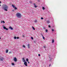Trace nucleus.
Masks as SVG:
<instances>
[{"instance_id":"obj_1","label":"nucleus","mask_w":67,"mask_h":67,"mask_svg":"<svg viewBox=\"0 0 67 67\" xmlns=\"http://www.w3.org/2000/svg\"><path fill=\"white\" fill-rule=\"evenodd\" d=\"M2 7L3 9H4L5 11H7L9 6H7L6 4H4L2 5Z\"/></svg>"},{"instance_id":"obj_2","label":"nucleus","mask_w":67,"mask_h":67,"mask_svg":"<svg viewBox=\"0 0 67 67\" xmlns=\"http://www.w3.org/2000/svg\"><path fill=\"white\" fill-rule=\"evenodd\" d=\"M16 16H17V17L18 18H21V17L22 16L21 14L19 13H17L16 14Z\"/></svg>"},{"instance_id":"obj_3","label":"nucleus","mask_w":67,"mask_h":67,"mask_svg":"<svg viewBox=\"0 0 67 67\" xmlns=\"http://www.w3.org/2000/svg\"><path fill=\"white\" fill-rule=\"evenodd\" d=\"M12 7H13V8H14L15 9V10H16L17 9V8L15 6V5L13 4H12Z\"/></svg>"},{"instance_id":"obj_4","label":"nucleus","mask_w":67,"mask_h":67,"mask_svg":"<svg viewBox=\"0 0 67 67\" xmlns=\"http://www.w3.org/2000/svg\"><path fill=\"white\" fill-rule=\"evenodd\" d=\"M13 60L14 62H17V59H16V57H14Z\"/></svg>"},{"instance_id":"obj_5","label":"nucleus","mask_w":67,"mask_h":67,"mask_svg":"<svg viewBox=\"0 0 67 67\" xmlns=\"http://www.w3.org/2000/svg\"><path fill=\"white\" fill-rule=\"evenodd\" d=\"M24 65H25L26 66H27V62H25L24 63Z\"/></svg>"},{"instance_id":"obj_6","label":"nucleus","mask_w":67,"mask_h":67,"mask_svg":"<svg viewBox=\"0 0 67 67\" xmlns=\"http://www.w3.org/2000/svg\"><path fill=\"white\" fill-rule=\"evenodd\" d=\"M3 28L4 30H8V29L7 28H6V27L5 26H4L3 27Z\"/></svg>"},{"instance_id":"obj_7","label":"nucleus","mask_w":67,"mask_h":67,"mask_svg":"<svg viewBox=\"0 0 67 67\" xmlns=\"http://www.w3.org/2000/svg\"><path fill=\"white\" fill-rule=\"evenodd\" d=\"M3 59H4V58H3L2 57L0 58V60L2 61H3Z\"/></svg>"},{"instance_id":"obj_8","label":"nucleus","mask_w":67,"mask_h":67,"mask_svg":"<svg viewBox=\"0 0 67 67\" xmlns=\"http://www.w3.org/2000/svg\"><path fill=\"white\" fill-rule=\"evenodd\" d=\"M9 28L10 29V30H12L13 29L12 28V27L11 26H10L9 27Z\"/></svg>"},{"instance_id":"obj_9","label":"nucleus","mask_w":67,"mask_h":67,"mask_svg":"<svg viewBox=\"0 0 67 67\" xmlns=\"http://www.w3.org/2000/svg\"><path fill=\"white\" fill-rule=\"evenodd\" d=\"M22 60H23V62H25V60L24 58H23L22 59Z\"/></svg>"},{"instance_id":"obj_10","label":"nucleus","mask_w":67,"mask_h":67,"mask_svg":"<svg viewBox=\"0 0 67 67\" xmlns=\"http://www.w3.org/2000/svg\"><path fill=\"white\" fill-rule=\"evenodd\" d=\"M47 23L48 24H49L50 23V21L49 20H47Z\"/></svg>"},{"instance_id":"obj_11","label":"nucleus","mask_w":67,"mask_h":67,"mask_svg":"<svg viewBox=\"0 0 67 67\" xmlns=\"http://www.w3.org/2000/svg\"><path fill=\"white\" fill-rule=\"evenodd\" d=\"M6 53H8V49H6Z\"/></svg>"},{"instance_id":"obj_12","label":"nucleus","mask_w":67,"mask_h":67,"mask_svg":"<svg viewBox=\"0 0 67 67\" xmlns=\"http://www.w3.org/2000/svg\"><path fill=\"white\" fill-rule=\"evenodd\" d=\"M52 43H54V40H52Z\"/></svg>"},{"instance_id":"obj_13","label":"nucleus","mask_w":67,"mask_h":67,"mask_svg":"<svg viewBox=\"0 0 67 67\" xmlns=\"http://www.w3.org/2000/svg\"><path fill=\"white\" fill-rule=\"evenodd\" d=\"M32 29L34 30H35V28L33 26L32 27Z\"/></svg>"},{"instance_id":"obj_14","label":"nucleus","mask_w":67,"mask_h":67,"mask_svg":"<svg viewBox=\"0 0 67 67\" xmlns=\"http://www.w3.org/2000/svg\"><path fill=\"white\" fill-rule=\"evenodd\" d=\"M12 65H13V66H14V63H13L12 64Z\"/></svg>"},{"instance_id":"obj_15","label":"nucleus","mask_w":67,"mask_h":67,"mask_svg":"<svg viewBox=\"0 0 67 67\" xmlns=\"http://www.w3.org/2000/svg\"><path fill=\"white\" fill-rule=\"evenodd\" d=\"M34 22H35V23H36L37 22V20H35L34 21Z\"/></svg>"},{"instance_id":"obj_16","label":"nucleus","mask_w":67,"mask_h":67,"mask_svg":"<svg viewBox=\"0 0 67 67\" xmlns=\"http://www.w3.org/2000/svg\"><path fill=\"white\" fill-rule=\"evenodd\" d=\"M14 39H16V37L15 36L14 37Z\"/></svg>"},{"instance_id":"obj_17","label":"nucleus","mask_w":67,"mask_h":67,"mask_svg":"<svg viewBox=\"0 0 67 67\" xmlns=\"http://www.w3.org/2000/svg\"><path fill=\"white\" fill-rule=\"evenodd\" d=\"M42 9L43 10H45V8H44V7H42Z\"/></svg>"},{"instance_id":"obj_18","label":"nucleus","mask_w":67,"mask_h":67,"mask_svg":"<svg viewBox=\"0 0 67 67\" xmlns=\"http://www.w3.org/2000/svg\"><path fill=\"white\" fill-rule=\"evenodd\" d=\"M28 48H30V45H29V44H28Z\"/></svg>"},{"instance_id":"obj_19","label":"nucleus","mask_w":67,"mask_h":67,"mask_svg":"<svg viewBox=\"0 0 67 67\" xmlns=\"http://www.w3.org/2000/svg\"><path fill=\"white\" fill-rule=\"evenodd\" d=\"M26 61L27 62H28V61H29V59H26Z\"/></svg>"},{"instance_id":"obj_20","label":"nucleus","mask_w":67,"mask_h":67,"mask_svg":"<svg viewBox=\"0 0 67 67\" xmlns=\"http://www.w3.org/2000/svg\"><path fill=\"white\" fill-rule=\"evenodd\" d=\"M3 21L1 20V23H3Z\"/></svg>"},{"instance_id":"obj_21","label":"nucleus","mask_w":67,"mask_h":67,"mask_svg":"<svg viewBox=\"0 0 67 67\" xmlns=\"http://www.w3.org/2000/svg\"><path fill=\"white\" fill-rule=\"evenodd\" d=\"M31 38L32 40H33V37H31Z\"/></svg>"},{"instance_id":"obj_22","label":"nucleus","mask_w":67,"mask_h":67,"mask_svg":"<svg viewBox=\"0 0 67 67\" xmlns=\"http://www.w3.org/2000/svg\"><path fill=\"white\" fill-rule=\"evenodd\" d=\"M23 47H24V48H25V46H24V45H23Z\"/></svg>"},{"instance_id":"obj_23","label":"nucleus","mask_w":67,"mask_h":67,"mask_svg":"<svg viewBox=\"0 0 67 67\" xmlns=\"http://www.w3.org/2000/svg\"><path fill=\"white\" fill-rule=\"evenodd\" d=\"M43 17H41V20H43Z\"/></svg>"},{"instance_id":"obj_24","label":"nucleus","mask_w":67,"mask_h":67,"mask_svg":"<svg viewBox=\"0 0 67 67\" xmlns=\"http://www.w3.org/2000/svg\"><path fill=\"white\" fill-rule=\"evenodd\" d=\"M43 47L44 48H46V47L45 46H43Z\"/></svg>"},{"instance_id":"obj_25","label":"nucleus","mask_w":67,"mask_h":67,"mask_svg":"<svg viewBox=\"0 0 67 67\" xmlns=\"http://www.w3.org/2000/svg\"><path fill=\"white\" fill-rule=\"evenodd\" d=\"M47 31H48L47 30V29L46 30V32H47Z\"/></svg>"},{"instance_id":"obj_26","label":"nucleus","mask_w":67,"mask_h":67,"mask_svg":"<svg viewBox=\"0 0 67 67\" xmlns=\"http://www.w3.org/2000/svg\"><path fill=\"white\" fill-rule=\"evenodd\" d=\"M34 7H35V8H36V7H37V6H36V5H34Z\"/></svg>"},{"instance_id":"obj_27","label":"nucleus","mask_w":67,"mask_h":67,"mask_svg":"<svg viewBox=\"0 0 67 67\" xmlns=\"http://www.w3.org/2000/svg\"><path fill=\"white\" fill-rule=\"evenodd\" d=\"M43 38L44 40H45V37H43Z\"/></svg>"},{"instance_id":"obj_28","label":"nucleus","mask_w":67,"mask_h":67,"mask_svg":"<svg viewBox=\"0 0 67 67\" xmlns=\"http://www.w3.org/2000/svg\"><path fill=\"white\" fill-rule=\"evenodd\" d=\"M52 32H53V31H54V29H52Z\"/></svg>"},{"instance_id":"obj_29","label":"nucleus","mask_w":67,"mask_h":67,"mask_svg":"<svg viewBox=\"0 0 67 67\" xmlns=\"http://www.w3.org/2000/svg\"><path fill=\"white\" fill-rule=\"evenodd\" d=\"M17 39H19V37H17Z\"/></svg>"},{"instance_id":"obj_30","label":"nucleus","mask_w":67,"mask_h":67,"mask_svg":"<svg viewBox=\"0 0 67 67\" xmlns=\"http://www.w3.org/2000/svg\"><path fill=\"white\" fill-rule=\"evenodd\" d=\"M3 23H5V22H4V21H3Z\"/></svg>"},{"instance_id":"obj_31","label":"nucleus","mask_w":67,"mask_h":67,"mask_svg":"<svg viewBox=\"0 0 67 67\" xmlns=\"http://www.w3.org/2000/svg\"><path fill=\"white\" fill-rule=\"evenodd\" d=\"M48 27H51V26H50V25H49L48 26Z\"/></svg>"},{"instance_id":"obj_32","label":"nucleus","mask_w":67,"mask_h":67,"mask_svg":"<svg viewBox=\"0 0 67 67\" xmlns=\"http://www.w3.org/2000/svg\"><path fill=\"white\" fill-rule=\"evenodd\" d=\"M38 55L39 56H41V55L40 54H38Z\"/></svg>"},{"instance_id":"obj_33","label":"nucleus","mask_w":67,"mask_h":67,"mask_svg":"<svg viewBox=\"0 0 67 67\" xmlns=\"http://www.w3.org/2000/svg\"><path fill=\"white\" fill-rule=\"evenodd\" d=\"M41 35L43 37V35H42V34H41Z\"/></svg>"},{"instance_id":"obj_34","label":"nucleus","mask_w":67,"mask_h":67,"mask_svg":"<svg viewBox=\"0 0 67 67\" xmlns=\"http://www.w3.org/2000/svg\"><path fill=\"white\" fill-rule=\"evenodd\" d=\"M22 37H24V35H23Z\"/></svg>"},{"instance_id":"obj_35","label":"nucleus","mask_w":67,"mask_h":67,"mask_svg":"<svg viewBox=\"0 0 67 67\" xmlns=\"http://www.w3.org/2000/svg\"><path fill=\"white\" fill-rule=\"evenodd\" d=\"M51 64H50L49 65V66L50 67V66H51Z\"/></svg>"},{"instance_id":"obj_36","label":"nucleus","mask_w":67,"mask_h":67,"mask_svg":"<svg viewBox=\"0 0 67 67\" xmlns=\"http://www.w3.org/2000/svg\"><path fill=\"white\" fill-rule=\"evenodd\" d=\"M28 64H29L30 63V62H28Z\"/></svg>"},{"instance_id":"obj_37","label":"nucleus","mask_w":67,"mask_h":67,"mask_svg":"<svg viewBox=\"0 0 67 67\" xmlns=\"http://www.w3.org/2000/svg\"><path fill=\"white\" fill-rule=\"evenodd\" d=\"M9 53H10H10H11V52H9Z\"/></svg>"},{"instance_id":"obj_38","label":"nucleus","mask_w":67,"mask_h":67,"mask_svg":"<svg viewBox=\"0 0 67 67\" xmlns=\"http://www.w3.org/2000/svg\"><path fill=\"white\" fill-rule=\"evenodd\" d=\"M34 5H35V4L34 3Z\"/></svg>"},{"instance_id":"obj_39","label":"nucleus","mask_w":67,"mask_h":67,"mask_svg":"<svg viewBox=\"0 0 67 67\" xmlns=\"http://www.w3.org/2000/svg\"><path fill=\"white\" fill-rule=\"evenodd\" d=\"M51 60V59H49L50 60Z\"/></svg>"},{"instance_id":"obj_40","label":"nucleus","mask_w":67,"mask_h":67,"mask_svg":"<svg viewBox=\"0 0 67 67\" xmlns=\"http://www.w3.org/2000/svg\"><path fill=\"white\" fill-rule=\"evenodd\" d=\"M0 6H1V4H0Z\"/></svg>"},{"instance_id":"obj_41","label":"nucleus","mask_w":67,"mask_h":67,"mask_svg":"<svg viewBox=\"0 0 67 67\" xmlns=\"http://www.w3.org/2000/svg\"><path fill=\"white\" fill-rule=\"evenodd\" d=\"M1 2L0 1V3H1Z\"/></svg>"},{"instance_id":"obj_42","label":"nucleus","mask_w":67,"mask_h":67,"mask_svg":"<svg viewBox=\"0 0 67 67\" xmlns=\"http://www.w3.org/2000/svg\"><path fill=\"white\" fill-rule=\"evenodd\" d=\"M43 29H45V27L43 28Z\"/></svg>"},{"instance_id":"obj_43","label":"nucleus","mask_w":67,"mask_h":67,"mask_svg":"<svg viewBox=\"0 0 67 67\" xmlns=\"http://www.w3.org/2000/svg\"><path fill=\"white\" fill-rule=\"evenodd\" d=\"M1 39V37H0V40Z\"/></svg>"},{"instance_id":"obj_44","label":"nucleus","mask_w":67,"mask_h":67,"mask_svg":"<svg viewBox=\"0 0 67 67\" xmlns=\"http://www.w3.org/2000/svg\"><path fill=\"white\" fill-rule=\"evenodd\" d=\"M49 58H51L50 57H49Z\"/></svg>"},{"instance_id":"obj_45","label":"nucleus","mask_w":67,"mask_h":67,"mask_svg":"<svg viewBox=\"0 0 67 67\" xmlns=\"http://www.w3.org/2000/svg\"><path fill=\"white\" fill-rule=\"evenodd\" d=\"M13 12L14 11V10H13Z\"/></svg>"}]
</instances>
